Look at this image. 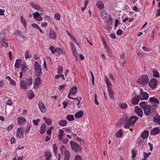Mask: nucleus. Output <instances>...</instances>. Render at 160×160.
Wrapping results in <instances>:
<instances>
[{
  "label": "nucleus",
  "mask_w": 160,
  "mask_h": 160,
  "mask_svg": "<svg viewBox=\"0 0 160 160\" xmlns=\"http://www.w3.org/2000/svg\"><path fill=\"white\" fill-rule=\"evenodd\" d=\"M138 119V118L136 116H134L131 117L129 120L127 121L124 125V128H130V130L132 131V129L130 128V126H133Z\"/></svg>",
  "instance_id": "obj_1"
},
{
  "label": "nucleus",
  "mask_w": 160,
  "mask_h": 160,
  "mask_svg": "<svg viewBox=\"0 0 160 160\" xmlns=\"http://www.w3.org/2000/svg\"><path fill=\"white\" fill-rule=\"evenodd\" d=\"M149 80L148 76L147 75H142L137 80V82L142 85H145L148 83Z\"/></svg>",
  "instance_id": "obj_2"
},
{
  "label": "nucleus",
  "mask_w": 160,
  "mask_h": 160,
  "mask_svg": "<svg viewBox=\"0 0 160 160\" xmlns=\"http://www.w3.org/2000/svg\"><path fill=\"white\" fill-rule=\"evenodd\" d=\"M34 68L36 75L38 77L42 73L41 66L37 62H35Z\"/></svg>",
  "instance_id": "obj_3"
},
{
  "label": "nucleus",
  "mask_w": 160,
  "mask_h": 160,
  "mask_svg": "<svg viewBox=\"0 0 160 160\" xmlns=\"http://www.w3.org/2000/svg\"><path fill=\"white\" fill-rule=\"evenodd\" d=\"M70 144L72 150L78 152L81 150V148L79 145L72 141H70Z\"/></svg>",
  "instance_id": "obj_4"
},
{
  "label": "nucleus",
  "mask_w": 160,
  "mask_h": 160,
  "mask_svg": "<svg viewBox=\"0 0 160 160\" xmlns=\"http://www.w3.org/2000/svg\"><path fill=\"white\" fill-rule=\"evenodd\" d=\"M138 96L141 100H147L149 97L148 94L146 92H143L142 88L140 89V95Z\"/></svg>",
  "instance_id": "obj_5"
},
{
  "label": "nucleus",
  "mask_w": 160,
  "mask_h": 160,
  "mask_svg": "<svg viewBox=\"0 0 160 160\" xmlns=\"http://www.w3.org/2000/svg\"><path fill=\"white\" fill-rule=\"evenodd\" d=\"M24 133V129L21 127L18 128L17 130L16 137L18 138H23Z\"/></svg>",
  "instance_id": "obj_6"
},
{
  "label": "nucleus",
  "mask_w": 160,
  "mask_h": 160,
  "mask_svg": "<svg viewBox=\"0 0 160 160\" xmlns=\"http://www.w3.org/2000/svg\"><path fill=\"white\" fill-rule=\"evenodd\" d=\"M20 87L21 89L25 91L29 88L26 81L24 79L20 80Z\"/></svg>",
  "instance_id": "obj_7"
},
{
  "label": "nucleus",
  "mask_w": 160,
  "mask_h": 160,
  "mask_svg": "<svg viewBox=\"0 0 160 160\" xmlns=\"http://www.w3.org/2000/svg\"><path fill=\"white\" fill-rule=\"evenodd\" d=\"M157 84V81L154 78L151 79L148 83L149 86L152 89H155L156 88Z\"/></svg>",
  "instance_id": "obj_8"
},
{
  "label": "nucleus",
  "mask_w": 160,
  "mask_h": 160,
  "mask_svg": "<svg viewBox=\"0 0 160 160\" xmlns=\"http://www.w3.org/2000/svg\"><path fill=\"white\" fill-rule=\"evenodd\" d=\"M78 88L76 86L73 87L70 90V91L68 93V98H71L70 97V95H74L77 92Z\"/></svg>",
  "instance_id": "obj_9"
},
{
  "label": "nucleus",
  "mask_w": 160,
  "mask_h": 160,
  "mask_svg": "<svg viewBox=\"0 0 160 160\" xmlns=\"http://www.w3.org/2000/svg\"><path fill=\"white\" fill-rule=\"evenodd\" d=\"M160 132V128H154L150 131V133L152 135H155Z\"/></svg>",
  "instance_id": "obj_10"
},
{
  "label": "nucleus",
  "mask_w": 160,
  "mask_h": 160,
  "mask_svg": "<svg viewBox=\"0 0 160 160\" xmlns=\"http://www.w3.org/2000/svg\"><path fill=\"white\" fill-rule=\"evenodd\" d=\"M33 18L38 21H42L43 19V18L41 16L38 12H36L33 14Z\"/></svg>",
  "instance_id": "obj_11"
},
{
  "label": "nucleus",
  "mask_w": 160,
  "mask_h": 160,
  "mask_svg": "<svg viewBox=\"0 0 160 160\" xmlns=\"http://www.w3.org/2000/svg\"><path fill=\"white\" fill-rule=\"evenodd\" d=\"M135 111L137 114L140 117H142L143 115L142 110L138 106H136L135 108Z\"/></svg>",
  "instance_id": "obj_12"
},
{
  "label": "nucleus",
  "mask_w": 160,
  "mask_h": 160,
  "mask_svg": "<svg viewBox=\"0 0 160 160\" xmlns=\"http://www.w3.org/2000/svg\"><path fill=\"white\" fill-rule=\"evenodd\" d=\"M100 15L102 18L104 20H106L107 19V18H108V15L107 14L106 11L104 10H101Z\"/></svg>",
  "instance_id": "obj_13"
},
{
  "label": "nucleus",
  "mask_w": 160,
  "mask_h": 160,
  "mask_svg": "<svg viewBox=\"0 0 160 160\" xmlns=\"http://www.w3.org/2000/svg\"><path fill=\"white\" fill-rule=\"evenodd\" d=\"M38 105L39 108L41 111L44 113L45 112L46 110V108L45 105L43 104V103L41 101H39L38 103Z\"/></svg>",
  "instance_id": "obj_14"
},
{
  "label": "nucleus",
  "mask_w": 160,
  "mask_h": 160,
  "mask_svg": "<svg viewBox=\"0 0 160 160\" xmlns=\"http://www.w3.org/2000/svg\"><path fill=\"white\" fill-rule=\"evenodd\" d=\"M41 79L39 77L36 78L35 81L34 83V84L33 88L34 89H36L38 88L40 84Z\"/></svg>",
  "instance_id": "obj_15"
},
{
  "label": "nucleus",
  "mask_w": 160,
  "mask_h": 160,
  "mask_svg": "<svg viewBox=\"0 0 160 160\" xmlns=\"http://www.w3.org/2000/svg\"><path fill=\"white\" fill-rule=\"evenodd\" d=\"M143 109L144 114L146 115H148L151 111V107L150 106L148 105L145 106Z\"/></svg>",
  "instance_id": "obj_16"
},
{
  "label": "nucleus",
  "mask_w": 160,
  "mask_h": 160,
  "mask_svg": "<svg viewBox=\"0 0 160 160\" xmlns=\"http://www.w3.org/2000/svg\"><path fill=\"white\" fill-rule=\"evenodd\" d=\"M140 99L139 96H136L134 97L131 100V102L132 104L133 105H136L138 103Z\"/></svg>",
  "instance_id": "obj_17"
},
{
  "label": "nucleus",
  "mask_w": 160,
  "mask_h": 160,
  "mask_svg": "<svg viewBox=\"0 0 160 160\" xmlns=\"http://www.w3.org/2000/svg\"><path fill=\"white\" fill-rule=\"evenodd\" d=\"M30 5L32 8L37 10H38L40 11H42V8L39 5H36L34 3L31 2L30 3Z\"/></svg>",
  "instance_id": "obj_18"
},
{
  "label": "nucleus",
  "mask_w": 160,
  "mask_h": 160,
  "mask_svg": "<svg viewBox=\"0 0 160 160\" xmlns=\"http://www.w3.org/2000/svg\"><path fill=\"white\" fill-rule=\"evenodd\" d=\"M26 121V119L24 117H21L18 118V122L19 125L23 124Z\"/></svg>",
  "instance_id": "obj_19"
},
{
  "label": "nucleus",
  "mask_w": 160,
  "mask_h": 160,
  "mask_svg": "<svg viewBox=\"0 0 160 160\" xmlns=\"http://www.w3.org/2000/svg\"><path fill=\"white\" fill-rule=\"evenodd\" d=\"M49 36L50 38L52 39H55L57 37L56 32L53 30H51L50 31Z\"/></svg>",
  "instance_id": "obj_20"
},
{
  "label": "nucleus",
  "mask_w": 160,
  "mask_h": 160,
  "mask_svg": "<svg viewBox=\"0 0 160 160\" xmlns=\"http://www.w3.org/2000/svg\"><path fill=\"white\" fill-rule=\"evenodd\" d=\"M107 88L108 90V93L110 98L111 99H113L114 98L113 96V92L111 89V87H107Z\"/></svg>",
  "instance_id": "obj_21"
},
{
  "label": "nucleus",
  "mask_w": 160,
  "mask_h": 160,
  "mask_svg": "<svg viewBox=\"0 0 160 160\" xmlns=\"http://www.w3.org/2000/svg\"><path fill=\"white\" fill-rule=\"evenodd\" d=\"M26 83L29 88V87L31 86L33 83V79L32 77H30L27 78L26 81Z\"/></svg>",
  "instance_id": "obj_22"
},
{
  "label": "nucleus",
  "mask_w": 160,
  "mask_h": 160,
  "mask_svg": "<svg viewBox=\"0 0 160 160\" xmlns=\"http://www.w3.org/2000/svg\"><path fill=\"white\" fill-rule=\"evenodd\" d=\"M149 101L151 102L153 104H158L159 103V100L154 98H149Z\"/></svg>",
  "instance_id": "obj_23"
},
{
  "label": "nucleus",
  "mask_w": 160,
  "mask_h": 160,
  "mask_svg": "<svg viewBox=\"0 0 160 160\" xmlns=\"http://www.w3.org/2000/svg\"><path fill=\"white\" fill-rule=\"evenodd\" d=\"M65 135L64 132L63 130L62 129H60L59 130V134L58 136V138L59 140L60 141L62 140V138Z\"/></svg>",
  "instance_id": "obj_24"
},
{
  "label": "nucleus",
  "mask_w": 160,
  "mask_h": 160,
  "mask_svg": "<svg viewBox=\"0 0 160 160\" xmlns=\"http://www.w3.org/2000/svg\"><path fill=\"white\" fill-rule=\"evenodd\" d=\"M149 132L147 130H145L141 134V137L143 139H145L148 137Z\"/></svg>",
  "instance_id": "obj_25"
},
{
  "label": "nucleus",
  "mask_w": 160,
  "mask_h": 160,
  "mask_svg": "<svg viewBox=\"0 0 160 160\" xmlns=\"http://www.w3.org/2000/svg\"><path fill=\"white\" fill-rule=\"evenodd\" d=\"M83 115V112L82 111L77 112L74 116L76 118H78L82 117Z\"/></svg>",
  "instance_id": "obj_26"
},
{
  "label": "nucleus",
  "mask_w": 160,
  "mask_h": 160,
  "mask_svg": "<svg viewBox=\"0 0 160 160\" xmlns=\"http://www.w3.org/2000/svg\"><path fill=\"white\" fill-rule=\"evenodd\" d=\"M153 121L156 124L160 125V116L154 117L153 118Z\"/></svg>",
  "instance_id": "obj_27"
},
{
  "label": "nucleus",
  "mask_w": 160,
  "mask_h": 160,
  "mask_svg": "<svg viewBox=\"0 0 160 160\" xmlns=\"http://www.w3.org/2000/svg\"><path fill=\"white\" fill-rule=\"evenodd\" d=\"M68 122L65 120H61L58 122L59 125L61 127L65 126L67 124Z\"/></svg>",
  "instance_id": "obj_28"
},
{
  "label": "nucleus",
  "mask_w": 160,
  "mask_h": 160,
  "mask_svg": "<svg viewBox=\"0 0 160 160\" xmlns=\"http://www.w3.org/2000/svg\"><path fill=\"white\" fill-rule=\"evenodd\" d=\"M0 43L3 47H7L8 46V44L7 42L5 40V38H2L1 39L0 41Z\"/></svg>",
  "instance_id": "obj_29"
},
{
  "label": "nucleus",
  "mask_w": 160,
  "mask_h": 160,
  "mask_svg": "<svg viewBox=\"0 0 160 160\" xmlns=\"http://www.w3.org/2000/svg\"><path fill=\"white\" fill-rule=\"evenodd\" d=\"M46 126L45 124L43 123L41 124L40 127V132L42 134L43 133L46 131Z\"/></svg>",
  "instance_id": "obj_30"
},
{
  "label": "nucleus",
  "mask_w": 160,
  "mask_h": 160,
  "mask_svg": "<svg viewBox=\"0 0 160 160\" xmlns=\"http://www.w3.org/2000/svg\"><path fill=\"white\" fill-rule=\"evenodd\" d=\"M56 51L58 54H64L66 53L65 50L59 48H56Z\"/></svg>",
  "instance_id": "obj_31"
},
{
  "label": "nucleus",
  "mask_w": 160,
  "mask_h": 160,
  "mask_svg": "<svg viewBox=\"0 0 160 160\" xmlns=\"http://www.w3.org/2000/svg\"><path fill=\"white\" fill-rule=\"evenodd\" d=\"M122 135V129H120L118 131L115 133V136L117 138H120Z\"/></svg>",
  "instance_id": "obj_32"
},
{
  "label": "nucleus",
  "mask_w": 160,
  "mask_h": 160,
  "mask_svg": "<svg viewBox=\"0 0 160 160\" xmlns=\"http://www.w3.org/2000/svg\"><path fill=\"white\" fill-rule=\"evenodd\" d=\"M51 153L48 151L45 152V156L46 160H49L51 157Z\"/></svg>",
  "instance_id": "obj_33"
},
{
  "label": "nucleus",
  "mask_w": 160,
  "mask_h": 160,
  "mask_svg": "<svg viewBox=\"0 0 160 160\" xmlns=\"http://www.w3.org/2000/svg\"><path fill=\"white\" fill-rule=\"evenodd\" d=\"M28 97L29 99H31L34 97V94L32 91L29 90L28 91Z\"/></svg>",
  "instance_id": "obj_34"
},
{
  "label": "nucleus",
  "mask_w": 160,
  "mask_h": 160,
  "mask_svg": "<svg viewBox=\"0 0 160 160\" xmlns=\"http://www.w3.org/2000/svg\"><path fill=\"white\" fill-rule=\"evenodd\" d=\"M26 65L25 63H23L21 66V68L22 72H25L28 69V68L26 66Z\"/></svg>",
  "instance_id": "obj_35"
},
{
  "label": "nucleus",
  "mask_w": 160,
  "mask_h": 160,
  "mask_svg": "<svg viewBox=\"0 0 160 160\" xmlns=\"http://www.w3.org/2000/svg\"><path fill=\"white\" fill-rule=\"evenodd\" d=\"M104 80L106 83L107 88L109 87H111L112 84L110 82L109 79L106 76H105Z\"/></svg>",
  "instance_id": "obj_36"
},
{
  "label": "nucleus",
  "mask_w": 160,
  "mask_h": 160,
  "mask_svg": "<svg viewBox=\"0 0 160 160\" xmlns=\"http://www.w3.org/2000/svg\"><path fill=\"white\" fill-rule=\"evenodd\" d=\"M119 107L122 109L126 108L128 107L127 104L124 102H122L119 104Z\"/></svg>",
  "instance_id": "obj_37"
},
{
  "label": "nucleus",
  "mask_w": 160,
  "mask_h": 160,
  "mask_svg": "<svg viewBox=\"0 0 160 160\" xmlns=\"http://www.w3.org/2000/svg\"><path fill=\"white\" fill-rule=\"evenodd\" d=\"M21 62V60L20 59H18L16 60L14 67L17 68H19L20 67V64Z\"/></svg>",
  "instance_id": "obj_38"
},
{
  "label": "nucleus",
  "mask_w": 160,
  "mask_h": 160,
  "mask_svg": "<svg viewBox=\"0 0 160 160\" xmlns=\"http://www.w3.org/2000/svg\"><path fill=\"white\" fill-rule=\"evenodd\" d=\"M70 158V152L66 151L64 153V160H69Z\"/></svg>",
  "instance_id": "obj_39"
},
{
  "label": "nucleus",
  "mask_w": 160,
  "mask_h": 160,
  "mask_svg": "<svg viewBox=\"0 0 160 160\" xmlns=\"http://www.w3.org/2000/svg\"><path fill=\"white\" fill-rule=\"evenodd\" d=\"M97 6L100 9H102L104 8V4L100 1H98L96 3Z\"/></svg>",
  "instance_id": "obj_40"
},
{
  "label": "nucleus",
  "mask_w": 160,
  "mask_h": 160,
  "mask_svg": "<svg viewBox=\"0 0 160 160\" xmlns=\"http://www.w3.org/2000/svg\"><path fill=\"white\" fill-rule=\"evenodd\" d=\"M66 118L68 121H72L74 119V117L72 115H68Z\"/></svg>",
  "instance_id": "obj_41"
},
{
  "label": "nucleus",
  "mask_w": 160,
  "mask_h": 160,
  "mask_svg": "<svg viewBox=\"0 0 160 160\" xmlns=\"http://www.w3.org/2000/svg\"><path fill=\"white\" fill-rule=\"evenodd\" d=\"M25 57L26 59L32 57V55L30 54V51L29 50H27L26 51Z\"/></svg>",
  "instance_id": "obj_42"
},
{
  "label": "nucleus",
  "mask_w": 160,
  "mask_h": 160,
  "mask_svg": "<svg viewBox=\"0 0 160 160\" xmlns=\"http://www.w3.org/2000/svg\"><path fill=\"white\" fill-rule=\"evenodd\" d=\"M43 119L47 124L49 125L51 124L52 122V120L51 119L44 117L43 118Z\"/></svg>",
  "instance_id": "obj_43"
},
{
  "label": "nucleus",
  "mask_w": 160,
  "mask_h": 160,
  "mask_svg": "<svg viewBox=\"0 0 160 160\" xmlns=\"http://www.w3.org/2000/svg\"><path fill=\"white\" fill-rule=\"evenodd\" d=\"M20 19L22 22L25 28H26L27 23L25 20L22 16H21Z\"/></svg>",
  "instance_id": "obj_44"
},
{
  "label": "nucleus",
  "mask_w": 160,
  "mask_h": 160,
  "mask_svg": "<svg viewBox=\"0 0 160 160\" xmlns=\"http://www.w3.org/2000/svg\"><path fill=\"white\" fill-rule=\"evenodd\" d=\"M53 147L54 149L53 152L54 153L56 157H57V153L58 152V148L56 144L53 145Z\"/></svg>",
  "instance_id": "obj_45"
},
{
  "label": "nucleus",
  "mask_w": 160,
  "mask_h": 160,
  "mask_svg": "<svg viewBox=\"0 0 160 160\" xmlns=\"http://www.w3.org/2000/svg\"><path fill=\"white\" fill-rule=\"evenodd\" d=\"M153 76L156 78H158L159 77V75L158 71L156 70H154L153 71Z\"/></svg>",
  "instance_id": "obj_46"
},
{
  "label": "nucleus",
  "mask_w": 160,
  "mask_h": 160,
  "mask_svg": "<svg viewBox=\"0 0 160 160\" xmlns=\"http://www.w3.org/2000/svg\"><path fill=\"white\" fill-rule=\"evenodd\" d=\"M14 33L15 35H17L19 37L23 38V36L21 34V32L18 30H16L15 31Z\"/></svg>",
  "instance_id": "obj_47"
},
{
  "label": "nucleus",
  "mask_w": 160,
  "mask_h": 160,
  "mask_svg": "<svg viewBox=\"0 0 160 160\" xmlns=\"http://www.w3.org/2000/svg\"><path fill=\"white\" fill-rule=\"evenodd\" d=\"M60 15L59 13H57L55 14L54 16V18L58 21H59L60 19Z\"/></svg>",
  "instance_id": "obj_48"
},
{
  "label": "nucleus",
  "mask_w": 160,
  "mask_h": 160,
  "mask_svg": "<svg viewBox=\"0 0 160 160\" xmlns=\"http://www.w3.org/2000/svg\"><path fill=\"white\" fill-rule=\"evenodd\" d=\"M139 105L141 108L143 109L145 106L148 105H146V102H142L140 103Z\"/></svg>",
  "instance_id": "obj_49"
},
{
  "label": "nucleus",
  "mask_w": 160,
  "mask_h": 160,
  "mask_svg": "<svg viewBox=\"0 0 160 160\" xmlns=\"http://www.w3.org/2000/svg\"><path fill=\"white\" fill-rule=\"evenodd\" d=\"M32 121L33 124L37 126L38 124V122L40 121V119L39 118H37L35 120H33Z\"/></svg>",
  "instance_id": "obj_50"
},
{
  "label": "nucleus",
  "mask_w": 160,
  "mask_h": 160,
  "mask_svg": "<svg viewBox=\"0 0 160 160\" xmlns=\"http://www.w3.org/2000/svg\"><path fill=\"white\" fill-rule=\"evenodd\" d=\"M49 49L53 53H54L57 52L56 48H55V47L52 46H51L49 48Z\"/></svg>",
  "instance_id": "obj_51"
},
{
  "label": "nucleus",
  "mask_w": 160,
  "mask_h": 160,
  "mask_svg": "<svg viewBox=\"0 0 160 160\" xmlns=\"http://www.w3.org/2000/svg\"><path fill=\"white\" fill-rule=\"evenodd\" d=\"M63 71V67L62 66H61L58 68V73L59 74L62 73Z\"/></svg>",
  "instance_id": "obj_52"
},
{
  "label": "nucleus",
  "mask_w": 160,
  "mask_h": 160,
  "mask_svg": "<svg viewBox=\"0 0 160 160\" xmlns=\"http://www.w3.org/2000/svg\"><path fill=\"white\" fill-rule=\"evenodd\" d=\"M71 46L72 48V52L74 51H76L77 49H76L75 46L74 45V44L72 42H71Z\"/></svg>",
  "instance_id": "obj_53"
},
{
  "label": "nucleus",
  "mask_w": 160,
  "mask_h": 160,
  "mask_svg": "<svg viewBox=\"0 0 160 160\" xmlns=\"http://www.w3.org/2000/svg\"><path fill=\"white\" fill-rule=\"evenodd\" d=\"M73 54L74 55V56L75 57V58L77 60H78V52L77 51H73Z\"/></svg>",
  "instance_id": "obj_54"
},
{
  "label": "nucleus",
  "mask_w": 160,
  "mask_h": 160,
  "mask_svg": "<svg viewBox=\"0 0 160 160\" xmlns=\"http://www.w3.org/2000/svg\"><path fill=\"white\" fill-rule=\"evenodd\" d=\"M143 153L144 158H148L149 156L150 155L151 153V152H148L147 153H146L145 152H143Z\"/></svg>",
  "instance_id": "obj_55"
},
{
  "label": "nucleus",
  "mask_w": 160,
  "mask_h": 160,
  "mask_svg": "<svg viewBox=\"0 0 160 160\" xmlns=\"http://www.w3.org/2000/svg\"><path fill=\"white\" fill-rule=\"evenodd\" d=\"M9 82L11 85H15L16 84L15 81L12 79L11 80H10Z\"/></svg>",
  "instance_id": "obj_56"
},
{
  "label": "nucleus",
  "mask_w": 160,
  "mask_h": 160,
  "mask_svg": "<svg viewBox=\"0 0 160 160\" xmlns=\"http://www.w3.org/2000/svg\"><path fill=\"white\" fill-rule=\"evenodd\" d=\"M30 125H28L27 126V127L26 128V129L25 130V133L26 134H28V132L30 129Z\"/></svg>",
  "instance_id": "obj_57"
},
{
  "label": "nucleus",
  "mask_w": 160,
  "mask_h": 160,
  "mask_svg": "<svg viewBox=\"0 0 160 160\" xmlns=\"http://www.w3.org/2000/svg\"><path fill=\"white\" fill-rule=\"evenodd\" d=\"M82 158L81 157L78 155H76L74 160H82Z\"/></svg>",
  "instance_id": "obj_58"
},
{
  "label": "nucleus",
  "mask_w": 160,
  "mask_h": 160,
  "mask_svg": "<svg viewBox=\"0 0 160 160\" xmlns=\"http://www.w3.org/2000/svg\"><path fill=\"white\" fill-rule=\"evenodd\" d=\"M60 150L62 153H63L64 152H65L66 148L63 146H62L60 148Z\"/></svg>",
  "instance_id": "obj_59"
},
{
  "label": "nucleus",
  "mask_w": 160,
  "mask_h": 160,
  "mask_svg": "<svg viewBox=\"0 0 160 160\" xmlns=\"http://www.w3.org/2000/svg\"><path fill=\"white\" fill-rule=\"evenodd\" d=\"M69 140L68 138H62V140H61L63 143L66 144L67 142Z\"/></svg>",
  "instance_id": "obj_60"
},
{
  "label": "nucleus",
  "mask_w": 160,
  "mask_h": 160,
  "mask_svg": "<svg viewBox=\"0 0 160 160\" xmlns=\"http://www.w3.org/2000/svg\"><path fill=\"white\" fill-rule=\"evenodd\" d=\"M122 33V31L120 29H119L117 31V34L118 35H121Z\"/></svg>",
  "instance_id": "obj_61"
},
{
  "label": "nucleus",
  "mask_w": 160,
  "mask_h": 160,
  "mask_svg": "<svg viewBox=\"0 0 160 160\" xmlns=\"http://www.w3.org/2000/svg\"><path fill=\"white\" fill-rule=\"evenodd\" d=\"M32 26L34 28H37L38 29L40 28L39 26L37 24L34 23L32 24Z\"/></svg>",
  "instance_id": "obj_62"
},
{
  "label": "nucleus",
  "mask_w": 160,
  "mask_h": 160,
  "mask_svg": "<svg viewBox=\"0 0 160 160\" xmlns=\"http://www.w3.org/2000/svg\"><path fill=\"white\" fill-rule=\"evenodd\" d=\"M70 38H71V39H72V41L73 42H75L76 44H78L77 42V40L75 38V37L74 36H73L72 35L71 37H70Z\"/></svg>",
  "instance_id": "obj_63"
},
{
  "label": "nucleus",
  "mask_w": 160,
  "mask_h": 160,
  "mask_svg": "<svg viewBox=\"0 0 160 160\" xmlns=\"http://www.w3.org/2000/svg\"><path fill=\"white\" fill-rule=\"evenodd\" d=\"M41 26L42 28L46 27L47 26L48 24L46 22H42L41 24Z\"/></svg>",
  "instance_id": "obj_64"
}]
</instances>
